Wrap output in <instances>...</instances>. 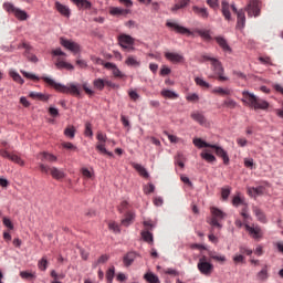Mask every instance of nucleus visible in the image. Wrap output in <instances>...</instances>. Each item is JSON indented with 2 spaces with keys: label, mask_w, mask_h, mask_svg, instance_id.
Wrapping results in <instances>:
<instances>
[{
  "label": "nucleus",
  "mask_w": 283,
  "mask_h": 283,
  "mask_svg": "<svg viewBox=\"0 0 283 283\" xmlns=\"http://www.w3.org/2000/svg\"><path fill=\"white\" fill-rule=\"evenodd\" d=\"M38 158L42 160V163H56L57 158L53 154L50 153H40Z\"/></svg>",
  "instance_id": "obj_27"
},
{
  "label": "nucleus",
  "mask_w": 283,
  "mask_h": 283,
  "mask_svg": "<svg viewBox=\"0 0 283 283\" xmlns=\"http://www.w3.org/2000/svg\"><path fill=\"white\" fill-rule=\"evenodd\" d=\"M30 98H33L34 101H42L43 103H48V101L50 99V95H45L43 93H39V92H31L29 94Z\"/></svg>",
  "instance_id": "obj_31"
},
{
  "label": "nucleus",
  "mask_w": 283,
  "mask_h": 283,
  "mask_svg": "<svg viewBox=\"0 0 283 283\" xmlns=\"http://www.w3.org/2000/svg\"><path fill=\"white\" fill-rule=\"evenodd\" d=\"M142 238L144 242H147L148 244H154V234L149 231H142Z\"/></svg>",
  "instance_id": "obj_42"
},
{
  "label": "nucleus",
  "mask_w": 283,
  "mask_h": 283,
  "mask_svg": "<svg viewBox=\"0 0 283 283\" xmlns=\"http://www.w3.org/2000/svg\"><path fill=\"white\" fill-rule=\"evenodd\" d=\"M192 143H193L195 147H198L199 149H202V147L211 148V146H212L211 144H209L200 138H195Z\"/></svg>",
  "instance_id": "obj_43"
},
{
  "label": "nucleus",
  "mask_w": 283,
  "mask_h": 283,
  "mask_svg": "<svg viewBox=\"0 0 283 283\" xmlns=\"http://www.w3.org/2000/svg\"><path fill=\"white\" fill-rule=\"evenodd\" d=\"M55 66L57 67V70H74V65L65 62L63 59L57 57Z\"/></svg>",
  "instance_id": "obj_30"
},
{
  "label": "nucleus",
  "mask_w": 283,
  "mask_h": 283,
  "mask_svg": "<svg viewBox=\"0 0 283 283\" xmlns=\"http://www.w3.org/2000/svg\"><path fill=\"white\" fill-rule=\"evenodd\" d=\"M55 10H57L62 14V17H65L66 19H70L72 14L70 7L64 6L59 1H55Z\"/></svg>",
  "instance_id": "obj_21"
},
{
  "label": "nucleus",
  "mask_w": 283,
  "mask_h": 283,
  "mask_svg": "<svg viewBox=\"0 0 283 283\" xmlns=\"http://www.w3.org/2000/svg\"><path fill=\"white\" fill-rule=\"evenodd\" d=\"M134 218H136L134 212H127L124 219H122V227H129L134 222Z\"/></svg>",
  "instance_id": "obj_35"
},
{
  "label": "nucleus",
  "mask_w": 283,
  "mask_h": 283,
  "mask_svg": "<svg viewBox=\"0 0 283 283\" xmlns=\"http://www.w3.org/2000/svg\"><path fill=\"white\" fill-rule=\"evenodd\" d=\"M195 83L197 85H199V87H206V90H209V87H211V84H209L207 81L200 78V77H196L195 78Z\"/></svg>",
  "instance_id": "obj_52"
},
{
  "label": "nucleus",
  "mask_w": 283,
  "mask_h": 283,
  "mask_svg": "<svg viewBox=\"0 0 283 283\" xmlns=\"http://www.w3.org/2000/svg\"><path fill=\"white\" fill-rule=\"evenodd\" d=\"M166 27L170 30H174L177 34H191V31L182 25H180L176 21H167Z\"/></svg>",
  "instance_id": "obj_13"
},
{
  "label": "nucleus",
  "mask_w": 283,
  "mask_h": 283,
  "mask_svg": "<svg viewBox=\"0 0 283 283\" xmlns=\"http://www.w3.org/2000/svg\"><path fill=\"white\" fill-rule=\"evenodd\" d=\"M64 136H66V138H74V136H76V128H74V126H69L64 129Z\"/></svg>",
  "instance_id": "obj_45"
},
{
  "label": "nucleus",
  "mask_w": 283,
  "mask_h": 283,
  "mask_svg": "<svg viewBox=\"0 0 283 283\" xmlns=\"http://www.w3.org/2000/svg\"><path fill=\"white\" fill-rule=\"evenodd\" d=\"M63 149H69L70 151H76V146L70 142H63L62 143Z\"/></svg>",
  "instance_id": "obj_58"
},
{
  "label": "nucleus",
  "mask_w": 283,
  "mask_h": 283,
  "mask_svg": "<svg viewBox=\"0 0 283 283\" xmlns=\"http://www.w3.org/2000/svg\"><path fill=\"white\" fill-rule=\"evenodd\" d=\"M203 61H210L212 65V71L214 72L216 76H218V81L224 83V81H229V77L224 76V67H222V62L216 57L210 55H202Z\"/></svg>",
  "instance_id": "obj_3"
},
{
  "label": "nucleus",
  "mask_w": 283,
  "mask_h": 283,
  "mask_svg": "<svg viewBox=\"0 0 283 283\" xmlns=\"http://www.w3.org/2000/svg\"><path fill=\"white\" fill-rule=\"evenodd\" d=\"M97 144H96V150L99 151V154H105L106 156H114L112 151H107V148H105V143H107V135L98 132L97 133Z\"/></svg>",
  "instance_id": "obj_9"
},
{
  "label": "nucleus",
  "mask_w": 283,
  "mask_h": 283,
  "mask_svg": "<svg viewBox=\"0 0 283 283\" xmlns=\"http://www.w3.org/2000/svg\"><path fill=\"white\" fill-rule=\"evenodd\" d=\"M117 39L120 48H123L124 50H134V38H132V35L122 33L118 35Z\"/></svg>",
  "instance_id": "obj_11"
},
{
  "label": "nucleus",
  "mask_w": 283,
  "mask_h": 283,
  "mask_svg": "<svg viewBox=\"0 0 283 283\" xmlns=\"http://www.w3.org/2000/svg\"><path fill=\"white\" fill-rule=\"evenodd\" d=\"M210 211L212 217L209 224H211V227H216L217 229H222L220 220H224V218H227V213L216 207L210 208Z\"/></svg>",
  "instance_id": "obj_5"
},
{
  "label": "nucleus",
  "mask_w": 283,
  "mask_h": 283,
  "mask_svg": "<svg viewBox=\"0 0 283 283\" xmlns=\"http://www.w3.org/2000/svg\"><path fill=\"white\" fill-rule=\"evenodd\" d=\"M40 171L42 174H50L54 180H63L65 178V171L63 169H59L56 167H50L45 164H40L39 165Z\"/></svg>",
  "instance_id": "obj_4"
},
{
  "label": "nucleus",
  "mask_w": 283,
  "mask_h": 283,
  "mask_svg": "<svg viewBox=\"0 0 283 283\" xmlns=\"http://www.w3.org/2000/svg\"><path fill=\"white\" fill-rule=\"evenodd\" d=\"M132 167L137 170V172L139 174V176H142L143 178H149V172L147 171V169L145 167H143V165L140 164H136L133 163Z\"/></svg>",
  "instance_id": "obj_32"
},
{
  "label": "nucleus",
  "mask_w": 283,
  "mask_h": 283,
  "mask_svg": "<svg viewBox=\"0 0 283 283\" xmlns=\"http://www.w3.org/2000/svg\"><path fill=\"white\" fill-rule=\"evenodd\" d=\"M20 277H22V280H32L33 277H36V275L32 272L22 271L20 272Z\"/></svg>",
  "instance_id": "obj_57"
},
{
  "label": "nucleus",
  "mask_w": 283,
  "mask_h": 283,
  "mask_svg": "<svg viewBox=\"0 0 283 283\" xmlns=\"http://www.w3.org/2000/svg\"><path fill=\"white\" fill-rule=\"evenodd\" d=\"M42 81H44V83H48L50 87H53L55 92H61V94H71V96L76 97L81 96V88L74 83L63 85L61 83H56L54 80L48 76H43Z\"/></svg>",
  "instance_id": "obj_1"
},
{
  "label": "nucleus",
  "mask_w": 283,
  "mask_h": 283,
  "mask_svg": "<svg viewBox=\"0 0 283 283\" xmlns=\"http://www.w3.org/2000/svg\"><path fill=\"white\" fill-rule=\"evenodd\" d=\"M109 12L111 14H113V17H122L123 14H129V10L120 9L118 7L112 8Z\"/></svg>",
  "instance_id": "obj_40"
},
{
  "label": "nucleus",
  "mask_w": 283,
  "mask_h": 283,
  "mask_svg": "<svg viewBox=\"0 0 283 283\" xmlns=\"http://www.w3.org/2000/svg\"><path fill=\"white\" fill-rule=\"evenodd\" d=\"M240 205H245L244 203V198L240 197V195H237L232 199V206L233 207H240Z\"/></svg>",
  "instance_id": "obj_53"
},
{
  "label": "nucleus",
  "mask_w": 283,
  "mask_h": 283,
  "mask_svg": "<svg viewBox=\"0 0 283 283\" xmlns=\"http://www.w3.org/2000/svg\"><path fill=\"white\" fill-rule=\"evenodd\" d=\"M259 61L260 63H262V65H273V63L271 62V57L269 56H260Z\"/></svg>",
  "instance_id": "obj_62"
},
{
  "label": "nucleus",
  "mask_w": 283,
  "mask_h": 283,
  "mask_svg": "<svg viewBox=\"0 0 283 283\" xmlns=\"http://www.w3.org/2000/svg\"><path fill=\"white\" fill-rule=\"evenodd\" d=\"M186 101H189L190 103H198V101H200V96H198L196 93H192L186 96Z\"/></svg>",
  "instance_id": "obj_60"
},
{
  "label": "nucleus",
  "mask_w": 283,
  "mask_h": 283,
  "mask_svg": "<svg viewBox=\"0 0 283 283\" xmlns=\"http://www.w3.org/2000/svg\"><path fill=\"white\" fill-rule=\"evenodd\" d=\"M244 227L245 231H248L249 235L254 240H260V238H262V230L260 229V227L249 226V223H245Z\"/></svg>",
  "instance_id": "obj_16"
},
{
  "label": "nucleus",
  "mask_w": 283,
  "mask_h": 283,
  "mask_svg": "<svg viewBox=\"0 0 283 283\" xmlns=\"http://www.w3.org/2000/svg\"><path fill=\"white\" fill-rule=\"evenodd\" d=\"M108 229H109V231H113V233H119L120 232V228L114 221H111L108 223Z\"/></svg>",
  "instance_id": "obj_59"
},
{
  "label": "nucleus",
  "mask_w": 283,
  "mask_h": 283,
  "mask_svg": "<svg viewBox=\"0 0 283 283\" xmlns=\"http://www.w3.org/2000/svg\"><path fill=\"white\" fill-rule=\"evenodd\" d=\"M10 76L11 78H13V81H15V83H20L21 85H23L24 81L21 77V75H19V73H17V71H10Z\"/></svg>",
  "instance_id": "obj_51"
},
{
  "label": "nucleus",
  "mask_w": 283,
  "mask_h": 283,
  "mask_svg": "<svg viewBox=\"0 0 283 283\" xmlns=\"http://www.w3.org/2000/svg\"><path fill=\"white\" fill-rule=\"evenodd\" d=\"M85 136H94V133L92 132V124L91 123L85 124Z\"/></svg>",
  "instance_id": "obj_63"
},
{
  "label": "nucleus",
  "mask_w": 283,
  "mask_h": 283,
  "mask_svg": "<svg viewBox=\"0 0 283 283\" xmlns=\"http://www.w3.org/2000/svg\"><path fill=\"white\" fill-rule=\"evenodd\" d=\"M197 34L205 39V41H211L212 39L209 30H197Z\"/></svg>",
  "instance_id": "obj_48"
},
{
  "label": "nucleus",
  "mask_w": 283,
  "mask_h": 283,
  "mask_svg": "<svg viewBox=\"0 0 283 283\" xmlns=\"http://www.w3.org/2000/svg\"><path fill=\"white\" fill-rule=\"evenodd\" d=\"M210 149L214 150L216 156H218L219 158H222L223 165H229L230 159H229V154L227 153V150H224L222 147L217 146V145L210 146Z\"/></svg>",
  "instance_id": "obj_14"
},
{
  "label": "nucleus",
  "mask_w": 283,
  "mask_h": 283,
  "mask_svg": "<svg viewBox=\"0 0 283 283\" xmlns=\"http://www.w3.org/2000/svg\"><path fill=\"white\" fill-rule=\"evenodd\" d=\"M197 269L200 271L202 275H211L213 273V264L207 261V256H201L197 264Z\"/></svg>",
  "instance_id": "obj_8"
},
{
  "label": "nucleus",
  "mask_w": 283,
  "mask_h": 283,
  "mask_svg": "<svg viewBox=\"0 0 283 283\" xmlns=\"http://www.w3.org/2000/svg\"><path fill=\"white\" fill-rule=\"evenodd\" d=\"M229 196H231V188L230 187H226L221 189V198L223 201L229 200Z\"/></svg>",
  "instance_id": "obj_54"
},
{
  "label": "nucleus",
  "mask_w": 283,
  "mask_h": 283,
  "mask_svg": "<svg viewBox=\"0 0 283 283\" xmlns=\"http://www.w3.org/2000/svg\"><path fill=\"white\" fill-rule=\"evenodd\" d=\"M190 117L192 118V120H195V123H198L202 127H207V117H205V114L202 112L193 111L190 114Z\"/></svg>",
  "instance_id": "obj_15"
},
{
  "label": "nucleus",
  "mask_w": 283,
  "mask_h": 283,
  "mask_svg": "<svg viewBox=\"0 0 283 283\" xmlns=\"http://www.w3.org/2000/svg\"><path fill=\"white\" fill-rule=\"evenodd\" d=\"M214 41L218 43L219 48L223 50V52H231V46H229L227 39L223 36H216Z\"/></svg>",
  "instance_id": "obj_28"
},
{
  "label": "nucleus",
  "mask_w": 283,
  "mask_h": 283,
  "mask_svg": "<svg viewBox=\"0 0 283 283\" xmlns=\"http://www.w3.org/2000/svg\"><path fill=\"white\" fill-rule=\"evenodd\" d=\"M256 280H259L260 282H264V281L269 280V270L266 269V266H264V268L256 274Z\"/></svg>",
  "instance_id": "obj_41"
},
{
  "label": "nucleus",
  "mask_w": 283,
  "mask_h": 283,
  "mask_svg": "<svg viewBox=\"0 0 283 283\" xmlns=\"http://www.w3.org/2000/svg\"><path fill=\"white\" fill-rule=\"evenodd\" d=\"M221 12L226 21H231V4L227 0L221 2Z\"/></svg>",
  "instance_id": "obj_23"
},
{
  "label": "nucleus",
  "mask_w": 283,
  "mask_h": 283,
  "mask_svg": "<svg viewBox=\"0 0 283 283\" xmlns=\"http://www.w3.org/2000/svg\"><path fill=\"white\" fill-rule=\"evenodd\" d=\"M212 94H218L219 96H231V94H233V91L229 87L222 88L220 86H217L212 90Z\"/></svg>",
  "instance_id": "obj_29"
},
{
  "label": "nucleus",
  "mask_w": 283,
  "mask_h": 283,
  "mask_svg": "<svg viewBox=\"0 0 283 283\" xmlns=\"http://www.w3.org/2000/svg\"><path fill=\"white\" fill-rule=\"evenodd\" d=\"M247 11L244 9H240L237 14V28L239 30H244V27L247 25Z\"/></svg>",
  "instance_id": "obj_18"
},
{
  "label": "nucleus",
  "mask_w": 283,
  "mask_h": 283,
  "mask_svg": "<svg viewBox=\"0 0 283 283\" xmlns=\"http://www.w3.org/2000/svg\"><path fill=\"white\" fill-rule=\"evenodd\" d=\"M243 10L248 13V17L258 18L262 11V2L259 0H250Z\"/></svg>",
  "instance_id": "obj_6"
},
{
  "label": "nucleus",
  "mask_w": 283,
  "mask_h": 283,
  "mask_svg": "<svg viewBox=\"0 0 283 283\" xmlns=\"http://www.w3.org/2000/svg\"><path fill=\"white\" fill-rule=\"evenodd\" d=\"M161 96H164V98H178V94H176V92L169 91V90H163Z\"/></svg>",
  "instance_id": "obj_49"
},
{
  "label": "nucleus",
  "mask_w": 283,
  "mask_h": 283,
  "mask_svg": "<svg viewBox=\"0 0 283 283\" xmlns=\"http://www.w3.org/2000/svg\"><path fill=\"white\" fill-rule=\"evenodd\" d=\"M0 156L1 158H8V160H11V163H15V165H19L20 167L25 166V161L14 153H10L6 149H0Z\"/></svg>",
  "instance_id": "obj_10"
},
{
  "label": "nucleus",
  "mask_w": 283,
  "mask_h": 283,
  "mask_svg": "<svg viewBox=\"0 0 283 283\" xmlns=\"http://www.w3.org/2000/svg\"><path fill=\"white\" fill-rule=\"evenodd\" d=\"M201 158L206 160V163H216V156H213L209 149L201 153Z\"/></svg>",
  "instance_id": "obj_37"
},
{
  "label": "nucleus",
  "mask_w": 283,
  "mask_h": 283,
  "mask_svg": "<svg viewBox=\"0 0 283 283\" xmlns=\"http://www.w3.org/2000/svg\"><path fill=\"white\" fill-rule=\"evenodd\" d=\"M48 256H43L39 262H38V269L40 271H48Z\"/></svg>",
  "instance_id": "obj_47"
},
{
  "label": "nucleus",
  "mask_w": 283,
  "mask_h": 283,
  "mask_svg": "<svg viewBox=\"0 0 283 283\" xmlns=\"http://www.w3.org/2000/svg\"><path fill=\"white\" fill-rule=\"evenodd\" d=\"M221 12L226 21H231V4L227 0L221 2Z\"/></svg>",
  "instance_id": "obj_22"
},
{
  "label": "nucleus",
  "mask_w": 283,
  "mask_h": 283,
  "mask_svg": "<svg viewBox=\"0 0 283 283\" xmlns=\"http://www.w3.org/2000/svg\"><path fill=\"white\" fill-rule=\"evenodd\" d=\"M242 103L244 105H248L249 107H252L253 109H269V102L259 98L252 93H249V91L242 92Z\"/></svg>",
  "instance_id": "obj_2"
},
{
  "label": "nucleus",
  "mask_w": 283,
  "mask_h": 283,
  "mask_svg": "<svg viewBox=\"0 0 283 283\" xmlns=\"http://www.w3.org/2000/svg\"><path fill=\"white\" fill-rule=\"evenodd\" d=\"M60 43L63 48L70 50V52H73V54H78V52H81V45L72 40L61 38Z\"/></svg>",
  "instance_id": "obj_12"
},
{
  "label": "nucleus",
  "mask_w": 283,
  "mask_h": 283,
  "mask_svg": "<svg viewBox=\"0 0 283 283\" xmlns=\"http://www.w3.org/2000/svg\"><path fill=\"white\" fill-rule=\"evenodd\" d=\"M134 260H136V252H128L123 258V262H124L125 266H132V264H134Z\"/></svg>",
  "instance_id": "obj_34"
},
{
  "label": "nucleus",
  "mask_w": 283,
  "mask_h": 283,
  "mask_svg": "<svg viewBox=\"0 0 283 283\" xmlns=\"http://www.w3.org/2000/svg\"><path fill=\"white\" fill-rule=\"evenodd\" d=\"M206 3L212 10H218L220 8V1L219 0H206Z\"/></svg>",
  "instance_id": "obj_56"
},
{
  "label": "nucleus",
  "mask_w": 283,
  "mask_h": 283,
  "mask_svg": "<svg viewBox=\"0 0 283 283\" xmlns=\"http://www.w3.org/2000/svg\"><path fill=\"white\" fill-rule=\"evenodd\" d=\"M3 9L7 12H10L11 14H14L15 19H18L19 21H28V17H29L28 12L14 7V4H12L10 2H6L3 4Z\"/></svg>",
  "instance_id": "obj_7"
},
{
  "label": "nucleus",
  "mask_w": 283,
  "mask_h": 283,
  "mask_svg": "<svg viewBox=\"0 0 283 283\" xmlns=\"http://www.w3.org/2000/svg\"><path fill=\"white\" fill-rule=\"evenodd\" d=\"M144 280L148 283H160V279H158V275L154 274L153 272H147L144 275Z\"/></svg>",
  "instance_id": "obj_39"
},
{
  "label": "nucleus",
  "mask_w": 283,
  "mask_h": 283,
  "mask_svg": "<svg viewBox=\"0 0 283 283\" xmlns=\"http://www.w3.org/2000/svg\"><path fill=\"white\" fill-rule=\"evenodd\" d=\"M208 255L210 260H214V262H219V264H224V262H227V256L216 251H208Z\"/></svg>",
  "instance_id": "obj_25"
},
{
  "label": "nucleus",
  "mask_w": 283,
  "mask_h": 283,
  "mask_svg": "<svg viewBox=\"0 0 283 283\" xmlns=\"http://www.w3.org/2000/svg\"><path fill=\"white\" fill-rule=\"evenodd\" d=\"M223 107H228V109H235V107H238V102L228 97L223 102Z\"/></svg>",
  "instance_id": "obj_46"
},
{
  "label": "nucleus",
  "mask_w": 283,
  "mask_h": 283,
  "mask_svg": "<svg viewBox=\"0 0 283 283\" xmlns=\"http://www.w3.org/2000/svg\"><path fill=\"white\" fill-rule=\"evenodd\" d=\"M104 67H106V70H111V72L115 78H125V74L119 71V69H118V66H116V64L106 62L104 64Z\"/></svg>",
  "instance_id": "obj_17"
},
{
  "label": "nucleus",
  "mask_w": 283,
  "mask_h": 283,
  "mask_svg": "<svg viewBox=\"0 0 283 283\" xmlns=\"http://www.w3.org/2000/svg\"><path fill=\"white\" fill-rule=\"evenodd\" d=\"M82 176H84V178H92L94 174H92L87 168H82Z\"/></svg>",
  "instance_id": "obj_64"
},
{
  "label": "nucleus",
  "mask_w": 283,
  "mask_h": 283,
  "mask_svg": "<svg viewBox=\"0 0 283 283\" xmlns=\"http://www.w3.org/2000/svg\"><path fill=\"white\" fill-rule=\"evenodd\" d=\"M234 264H244V255L242 254H235L233 256Z\"/></svg>",
  "instance_id": "obj_61"
},
{
  "label": "nucleus",
  "mask_w": 283,
  "mask_h": 283,
  "mask_svg": "<svg viewBox=\"0 0 283 283\" xmlns=\"http://www.w3.org/2000/svg\"><path fill=\"white\" fill-rule=\"evenodd\" d=\"M78 10H90L92 8V2L88 0H71Z\"/></svg>",
  "instance_id": "obj_26"
},
{
  "label": "nucleus",
  "mask_w": 283,
  "mask_h": 283,
  "mask_svg": "<svg viewBox=\"0 0 283 283\" xmlns=\"http://www.w3.org/2000/svg\"><path fill=\"white\" fill-rule=\"evenodd\" d=\"M253 212H254V216L258 218L259 222H263V224L266 223V216L260 208L258 207L253 208Z\"/></svg>",
  "instance_id": "obj_38"
},
{
  "label": "nucleus",
  "mask_w": 283,
  "mask_h": 283,
  "mask_svg": "<svg viewBox=\"0 0 283 283\" xmlns=\"http://www.w3.org/2000/svg\"><path fill=\"white\" fill-rule=\"evenodd\" d=\"M94 87H96V90L103 91L105 90V81L102 78H97L93 82Z\"/></svg>",
  "instance_id": "obj_55"
},
{
  "label": "nucleus",
  "mask_w": 283,
  "mask_h": 283,
  "mask_svg": "<svg viewBox=\"0 0 283 283\" xmlns=\"http://www.w3.org/2000/svg\"><path fill=\"white\" fill-rule=\"evenodd\" d=\"M191 0H177V3L171 8V12H178V10H182V8H187Z\"/></svg>",
  "instance_id": "obj_33"
},
{
  "label": "nucleus",
  "mask_w": 283,
  "mask_h": 283,
  "mask_svg": "<svg viewBox=\"0 0 283 283\" xmlns=\"http://www.w3.org/2000/svg\"><path fill=\"white\" fill-rule=\"evenodd\" d=\"M165 59H167V61H170V63H184L185 62V56H182L180 53L166 52Z\"/></svg>",
  "instance_id": "obj_19"
},
{
  "label": "nucleus",
  "mask_w": 283,
  "mask_h": 283,
  "mask_svg": "<svg viewBox=\"0 0 283 283\" xmlns=\"http://www.w3.org/2000/svg\"><path fill=\"white\" fill-rule=\"evenodd\" d=\"M241 216L243 218L244 227H247V224H249V220H251V216L249 214V210L247 207L242 209Z\"/></svg>",
  "instance_id": "obj_50"
},
{
  "label": "nucleus",
  "mask_w": 283,
  "mask_h": 283,
  "mask_svg": "<svg viewBox=\"0 0 283 283\" xmlns=\"http://www.w3.org/2000/svg\"><path fill=\"white\" fill-rule=\"evenodd\" d=\"M18 48L19 50H21V48L25 50L24 55L29 59V61H31V63H36L39 61L36 55H30V50H32V46L30 44L23 42Z\"/></svg>",
  "instance_id": "obj_24"
},
{
  "label": "nucleus",
  "mask_w": 283,
  "mask_h": 283,
  "mask_svg": "<svg viewBox=\"0 0 283 283\" xmlns=\"http://www.w3.org/2000/svg\"><path fill=\"white\" fill-rule=\"evenodd\" d=\"M114 275H116V268H114V265H113L106 272L107 283L114 282Z\"/></svg>",
  "instance_id": "obj_44"
},
{
  "label": "nucleus",
  "mask_w": 283,
  "mask_h": 283,
  "mask_svg": "<svg viewBox=\"0 0 283 283\" xmlns=\"http://www.w3.org/2000/svg\"><path fill=\"white\" fill-rule=\"evenodd\" d=\"M125 64L128 65V67H140V61H138L134 55L128 56Z\"/></svg>",
  "instance_id": "obj_36"
},
{
  "label": "nucleus",
  "mask_w": 283,
  "mask_h": 283,
  "mask_svg": "<svg viewBox=\"0 0 283 283\" xmlns=\"http://www.w3.org/2000/svg\"><path fill=\"white\" fill-rule=\"evenodd\" d=\"M192 12L200 19H209V9L207 7L192 6Z\"/></svg>",
  "instance_id": "obj_20"
}]
</instances>
